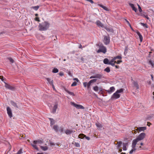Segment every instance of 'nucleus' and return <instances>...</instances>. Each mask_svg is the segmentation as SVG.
I'll return each instance as SVG.
<instances>
[{
    "label": "nucleus",
    "instance_id": "1",
    "mask_svg": "<svg viewBox=\"0 0 154 154\" xmlns=\"http://www.w3.org/2000/svg\"><path fill=\"white\" fill-rule=\"evenodd\" d=\"M50 25V24L46 21H45L42 23H39L38 26L39 29L41 31H45L48 28Z\"/></svg>",
    "mask_w": 154,
    "mask_h": 154
},
{
    "label": "nucleus",
    "instance_id": "2",
    "mask_svg": "<svg viewBox=\"0 0 154 154\" xmlns=\"http://www.w3.org/2000/svg\"><path fill=\"white\" fill-rule=\"evenodd\" d=\"M145 135L146 134L145 133H141L136 139L133 140L132 142L137 144L139 141L143 140L145 137Z\"/></svg>",
    "mask_w": 154,
    "mask_h": 154
},
{
    "label": "nucleus",
    "instance_id": "3",
    "mask_svg": "<svg viewBox=\"0 0 154 154\" xmlns=\"http://www.w3.org/2000/svg\"><path fill=\"white\" fill-rule=\"evenodd\" d=\"M97 52L98 53L101 52L104 54H105L106 52V48L104 46H100L99 49L97 51Z\"/></svg>",
    "mask_w": 154,
    "mask_h": 154
},
{
    "label": "nucleus",
    "instance_id": "4",
    "mask_svg": "<svg viewBox=\"0 0 154 154\" xmlns=\"http://www.w3.org/2000/svg\"><path fill=\"white\" fill-rule=\"evenodd\" d=\"M103 41L105 45H107L110 42V39L109 36H104Z\"/></svg>",
    "mask_w": 154,
    "mask_h": 154
},
{
    "label": "nucleus",
    "instance_id": "5",
    "mask_svg": "<svg viewBox=\"0 0 154 154\" xmlns=\"http://www.w3.org/2000/svg\"><path fill=\"white\" fill-rule=\"evenodd\" d=\"M120 95L116 93V91L114 93L111 97V99L112 100H115L119 98L120 97Z\"/></svg>",
    "mask_w": 154,
    "mask_h": 154
},
{
    "label": "nucleus",
    "instance_id": "6",
    "mask_svg": "<svg viewBox=\"0 0 154 154\" xmlns=\"http://www.w3.org/2000/svg\"><path fill=\"white\" fill-rule=\"evenodd\" d=\"M7 111L8 114V116L10 118H11L12 117V111L10 108L9 107H8L7 108Z\"/></svg>",
    "mask_w": 154,
    "mask_h": 154
},
{
    "label": "nucleus",
    "instance_id": "7",
    "mask_svg": "<svg viewBox=\"0 0 154 154\" xmlns=\"http://www.w3.org/2000/svg\"><path fill=\"white\" fill-rule=\"evenodd\" d=\"M4 83L5 84V86L6 88L8 89L11 90H14V87H13L8 84L7 83L5 82H4Z\"/></svg>",
    "mask_w": 154,
    "mask_h": 154
},
{
    "label": "nucleus",
    "instance_id": "8",
    "mask_svg": "<svg viewBox=\"0 0 154 154\" xmlns=\"http://www.w3.org/2000/svg\"><path fill=\"white\" fill-rule=\"evenodd\" d=\"M65 133L67 135H70L72 133H74L75 131L72 129H66L65 131Z\"/></svg>",
    "mask_w": 154,
    "mask_h": 154
},
{
    "label": "nucleus",
    "instance_id": "9",
    "mask_svg": "<svg viewBox=\"0 0 154 154\" xmlns=\"http://www.w3.org/2000/svg\"><path fill=\"white\" fill-rule=\"evenodd\" d=\"M72 103V104L73 105V106H74L77 109H84V107L82 105H78L74 103Z\"/></svg>",
    "mask_w": 154,
    "mask_h": 154
},
{
    "label": "nucleus",
    "instance_id": "10",
    "mask_svg": "<svg viewBox=\"0 0 154 154\" xmlns=\"http://www.w3.org/2000/svg\"><path fill=\"white\" fill-rule=\"evenodd\" d=\"M136 144L135 143H134L133 142H132V149L130 151V153L132 154L134 151L136 150V149L135 148V147L136 146Z\"/></svg>",
    "mask_w": 154,
    "mask_h": 154
},
{
    "label": "nucleus",
    "instance_id": "11",
    "mask_svg": "<svg viewBox=\"0 0 154 154\" xmlns=\"http://www.w3.org/2000/svg\"><path fill=\"white\" fill-rule=\"evenodd\" d=\"M97 25L99 27H101L102 28L104 27V26L103 24L99 20H97L96 23Z\"/></svg>",
    "mask_w": 154,
    "mask_h": 154
},
{
    "label": "nucleus",
    "instance_id": "12",
    "mask_svg": "<svg viewBox=\"0 0 154 154\" xmlns=\"http://www.w3.org/2000/svg\"><path fill=\"white\" fill-rule=\"evenodd\" d=\"M115 90V88L114 87H111L109 89L107 90L106 91L109 94H111Z\"/></svg>",
    "mask_w": 154,
    "mask_h": 154
},
{
    "label": "nucleus",
    "instance_id": "13",
    "mask_svg": "<svg viewBox=\"0 0 154 154\" xmlns=\"http://www.w3.org/2000/svg\"><path fill=\"white\" fill-rule=\"evenodd\" d=\"M96 125L98 129L100 130H101L103 126L99 122L96 123Z\"/></svg>",
    "mask_w": 154,
    "mask_h": 154
},
{
    "label": "nucleus",
    "instance_id": "14",
    "mask_svg": "<svg viewBox=\"0 0 154 154\" xmlns=\"http://www.w3.org/2000/svg\"><path fill=\"white\" fill-rule=\"evenodd\" d=\"M47 80L48 81V83L50 85H51L54 88V86L53 84V80L50 79L49 78H47Z\"/></svg>",
    "mask_w": 154,
    "mask_h": 154
},
{
    "label": "nucleus",
    "instance_id": "15",
    "mask_svg": "<svg viewBox=\"0 0 154 154\" xmlns=\"http://www.w3.org/2000/svg\"><path fill=\"white\" fill-rule=\"evenodd\" d=\"M146 127H139L137 128V129L139 131H141L146 130Z\"/></svg>",
    "mask_w": 154,
    "mask_h": 154
},
{
    "label": "nucleus",
    "instance_id": "16",
    "mask_svg": "<svg viewBox=\"0 0 154 154\" xmlns=\"http://www.w3.org/2000/svg\"><path fill=\"white\" fill-rule=\"evenodd\" d=\"M57 108V105L55 104L54 106V107L53 108V110L52 111V112L53 113H55L56 112V109Z\"/></svg>",
    "mask_w": 154,
    "mask_h": 154
},
{
    "label": "nucleus",
    "instance_id": "17",
    "mask_svg": "<svg viewBox=\"0 0 154 154\" xmlns=\"http://www.w3.org/2000/svg\"><path fill=\"white\" fill-rule=\"evenodd\" d=\"M129 5L132 8V9L135 12H137V9L135 8L134 6V5L133 4L131 3H130L129 4Z\"/></svg>",
    "mask_w": 154,
    "mask_h": 154
},
{
    "label": "nucleus",
    "instance_id": "18",
    "mask_svg": "<svg viewBox=\"0 0 154 154\" xmlns=\"http://www.w3.org/2000/svg\"><path fill=\"white\" fill-rule=\"evenodd\" d=\"M10 103L11 105L14 107H16L17 108H18V106H17V103L14 102V101L11 100L10 101Z\"/></svg>",
    "mask_w": 154,
    "mask_h": 154
},
{
    "label": "nucleus",
    "instance_id": "19",
    "mask_svg": "<svg viewBox=\"0 0 154 154\" xmlns=\"http://www.w3.org/2000/svg\"><path fill=\"white\" fill-rule=\"evenodd\" d=\"M95 75L96 78L101 79L103 78V76L102 74H96Z\"/></svg>",
    "mask_w": 154,
    "mask_h": 154
},
{
    "label": "nucleus",
    "instance_id": "20",
    "mask_svg": "<svg viewBox=\"0 0 154 154\" xmlns=\"http://www.w3.org/2000/svg\"><path fill=\"white\" fill-rule=\"evenodd\" d=\"M133 83L134 85V87L136 88L137 89H138L139 88V85L137 82L134 81Z\"/></svg>",
    "mask_w": 154,
    "mask_h": 154
},
{
    "label": "nucleus",
    "instance_id": "21",
    "mask_svg": "<svg viewBox=\"0 0 154 154\" xmlns=\"http://www.w3.org/2000/svg\"><path fill=\"white\" fill-rule=\"evenodd\" d=\"M103 63L106 64H109V60L107 58H105L103 61Z\"/></svg>",
    "mask_w": 154,
    "mask_h": 154
},
{
    "label": "nucleus",
    "instance_id": "22",
    "mask_svg": "<svg viewBox=\"0 0 154 154\" xmlns=\"http://www.w3.org/2000/svg\"><path fill=\"white\" fill-rule=\"evenodd\" d=\"M49 119L51 122L50 125L51 127H52V126L55 123V121L53 119L51 118H49Z\"/></svg>",
    "mask_w": 154,
    "mask_h": 154
},
{
    "label": "nucleus",
    "instance_id": "23",
    "mask_svg": "<svg viewBox=\"0 0 154 154\" xmlns=\"http://www.w3.org/2000/svg\"><path fill=\"white\" fill-rule=\"evenodd\" d=\"M65 90L66 92L67 93H68L70 95L72 96H75V94H74V93L73 92H72L69 91L67 90L66 89H65Z\"/></svg>",
    "mask_w": 154,
    "mask_h": 154
},
{
    "label": "nucleus",
    "instance_id": "24",
    "mask_svg": "<svg viewBox=\"0 0 154 154\" xmlns=\"http://www.w3.org/2000/svg\"><path fill=\"white\" fill-rule=\"evenodd\" d=\"M43 143V142L41 140H34L33 142V143L34 144H37L38 143L42 144Z\"/></svg>",
    "mask_w": 154,
    "mask_h": 154
},
{
    "label": "nucleus",
    "instance_id": "25",
    "mask_svg": "<svg viewBox=\"0 0 154 154\" xmlns=\"http://www.w3.org/2000/svg\"><path fill=\"white\" fill-rule=\"evenodd\" d=\"M137 34L139 36L140 41L142 42L143 40V37L142 35L140 34V33L139 32H137Z\"/></svg>",
    "mask_w": 154,
    "mask_h": 154
},
{
    "label": "nucleus",
    "instance_id": "26",
    "mask_svg": "<svg viewBox=\"0 0 154 154\" xmlns=\"http://www.w3.org/2000/svg\"><path fill=\"white\" fill-rule=\"evenodd\" d=\"M53 129L56 132H57L58 130V127L57 125H54L53 126Z\"/></svg>",
    "mask_w": 154,
    "mask_h": 154
},
{
    "label": "nucleus",
    "instance_id": "27",
    "mask_svg": "<svg viewBox=\"0 0 154 154\" xmlns=\"http://www.w3.org/2000/svg\"><path fill=\"white\" fill-rule=\"evenodd\" d=\"M40 147L41 149L44 151H46L48 149V147L47 146H41Z\"/></svg>",
    "mask_w": 154,
    "mask_h": 154
},
{
    "label": "nucleus",
    "instance_id": "28",
    "mask_svg": "<svg viewBox=\"0 0 154 154\" xmlns=\"http://www.w3.org/2000/svg\"><path fill=\"white\" fill-rule=\"evenodd\" d=\"M149 64L151 65L152 67H154V61L152 60H149Z\"/></svg>",
    "mask_w": 154,
    "mask_h": 154
},
{
    "label": "nucleus",
    "instance_id": "29",
    "mask_svg": "<svg viewBox=\"0 0 154 154\" xmlns=\"http://www.w3.org/2000/svg\"><path fill=\"white\" fill-rule=\"evenodd\" d=\"M36 144H32L31 145L33 146V147L35 148V149H36L37 150H38V149L37 147V146L35 145Z\"/></svg>",
    "mask_w": 154,
    "mask_h": 154
},
{
    "label": "nucleus",
    "instance_id": "30",
    "mask_svg": "<svg viewBox=\"0 0 154 154\" xmlns=\"http://www.w3.org/2000/svg\"><path fill=\"white\" fill-rule=\"evenodd\" d=\"M140 23L141 25L142 26L146 28H148V26L146 24L144 23Z\"/></svg>",
    "mask_w": 154,
    "mask_h": 154
},
{
    "label": "nucleus",
    "instance_id": "31",
    "mask_svg": "<svg viewBox=\"0 0 154 154\" xmlns=\"http://www.w3.org/2000/svg\"><path fill=\"white\" fill-rule=\"evenodd\" d=\"M104 71L107 72H109L110 71V70L109 67H107L104 69Z\"/></svg>",
    "mask_w": 154,
    "mask_h": 154
},
{
    "label": "nucleus",
    "instance_id": "32",
    "mask_svg": "<svg viewBox=\"0 0 154 154\" xmlns=\"http://www.w3.org/2000/svg\"><path fill=\"white\" fill-rule=\"evenodd\" d=\"M124 89L122 88H121L119 90H118L116 91V93H122L123 92Z\"/></svg>",
    "mask_w": 154,
    "mask_h": 154
},
{
    "label": "nucleus",
    "instance_id": "33",
    "mask_svg": "<svg viewBox=\"0 0 154 154\" xmlns=\"http://www.w3.org/2000/svg\"><path fill=\"white\" fill-rule=\"evenodd\" d=\"M127 145V143H123V149L124 150H127L126 146Z\"/></svg>",
    "mask_w": 154,
    "mask_h": 154
},
{
    "label": "nucleus",
    "instance_id": "34",
    "mask_svg": "<svg viewBox=\"0 0 154 154\" xmlns=\"http://www.w3.org/2000/svg\"><path fill=\"white\" fill-rule=\"evenodd\" d=\"M85 137V135L82 134H80L79 135V137L82 139L84 138Z\"/></svg>",
    "mask_w": 154,
    "mask_h": 154
},
{
    "label": "nucleus",
    "instance_id": "35",
    "mask_svg": "<svg viewBox=\"0 0 154 154\" xmlns=\"http://www.w3.org/2000/svg\"><path fill=\"white\" fill-rule=\"evenodd\" d=\"M114 58H115V60H116L117 59H119V60H121L122 59V57L121 55H118L116 57H114Z\"/></svg>",
    "mask_w": 154,
    "mask_h": 154
},
{
    "label": "nucleus",
    "instance_id": "36",
    "mask_svg": "<svg viewBox=\"0 0 154 154\" xmlns=\"http://www.w3.org/2000/svg\"><path fill=\"white\" fill-rule=\"evenodd\" d=\"M141 15L142 16H143V17L146 18L147 20H149V17L147 15H145L144 14L142 13L141 14Z\"/></svg>",
    "mask_w": 154,
    "mask_h": 154
},
{
    "label": "nucleus",
    "instance_id": "37",
    "mask_svg": "<svg viewBox=\"0 0 154 154\" xmlns=\"http://www.w3.org/2000/svg\"><path fill=\"white\" fill-rule=\"evenodd\" d=\"M58 72V70L56 68H54V69L52 71V72L53 73H56Z\"/></svg>",
    "mask_w": 154,
    "mask_h": 154
},
{
    "label": "nucleus",
    "instance_id": "38",
    "mask_svg": "<svg viewBox=\"0 0 154 154\" xmlns=\"http://www.w3.org/2000/svg\"><path fill=\"white\" fill-rule=\"evenodd\" d=\"M97 79H92L89 81V82L91 84L92 83L95 82H96Z\"/></svg>",
    "mask_w": 154,
    "mask_h": 154
},
{
    "label": "nucleus",
    "instance_id": "39",
    "mask_svg": "<svg viewBox=\"0 0 154 154\" xmlns=\"http://www.w3.org/2000/svg\"><path fill=\"white\" fill-rule=\"evenodd\" d=\"M100 6L106 11H108V9L106 7L102 5H100Z\"/></svg>",
    "mask_w": 154,
    "mask_h": 154
},
{
    "label": "nucleus",
    "instance_id": "40",
    "mask_svg": "<svg viewBox=\"0 0 154 154\" xmlns=\"http://www.w3.org/2000/svg\"><path fill=\"white\" fill-rule=\"evenodd\" d=\"M105 28L106 30L108 31L112 32L113 30L112 29H110L109 28H107V27H105Z\"/></svg>",
    "mask_w": 154,
    "mask_h": 154
},
{
    "label": "nucleus",
    "instance_id": "41",
    "mask_svg": "<svg viewBox=\"0 0 154 154\" xmlns=\"http://www.w3.org/2000/svg\"><path fill=\"white\" fill-rule=\"evenodd\" d=\"M94 90L95 91H98V88L97 86H96L93 88Z\"/></svg>",
    "mask_w": 154,
    "mask_h": 154
},
{
    "label": "nucleus",
    "instance_id": "42",
    "mask_svg": "<svg viewBox=\"0 0 154 154\" xmlns=\"http://www.w3.org/2000/svg\"><path fill=\"white\" fill-rule=\"evenodd\" d=\"M32 8L35 10L37 11L38 10V8H39V6H34V7H32Z\"/></svg>",
    "mask_w": 154,
    "mask_h": 154
},
{
    "label": "nucleus",
    "instance_id": "43",
    "mask_svg": "<svg viewBox=\"0 0 154 154\" xmlns=\"http://www.w3.org/2000/svg\"><path fill=\"white\" fill-rule=\"evenodd\" d=\"M115 58L113 57V58L111 60V61L109 62V63H113V62H114V63H115Z\"/></svg>",
    "mask_w": 154,
    "mask_h": 154
},
{
    "label": "nucleus",
    "instance_id": "44",
    "mask_svg": "<svg viewBox=\"0 0 154 154\" xmlns=\"http://www.w3.org/2000/svg\"><path fill=\"white\" fill-rule=\"evenodd\" d=\"M8 59L9 60V61L11 63H13L14 62V60L11 58L9 57Z\"/></svg>",
    "mask_w": 154,
    "mask_h": 154
},
{
    "label": "nucleus",
    "instance_id": "45",
    "mask_svg": "<svg viewBox=\"0 0 154 154\" xmlns=\"http://www.w3.org/2000/svg\"><path fill=\"white\" fill-rule=\"evenodd\" d=\"M122 61L121 60H118L117 61H115V63H117V64H119L121 63H122Z\"/></svg>",
    "mask_w": 154,
    "mask_h": 154
},
{
    "label": "nucleus",
    "instance_id": "46",
    "mask_svg": "<svg viewBox=\"0 0 154 154\" xmlns=\"http://www.w3.org/2000/svg\"><path fill=\"white\" fill-rule=\"evenodd\" d=\"M75 145L77 147H80V144L78 143H75Z\"/></svg>",
    "mask_w": 154,
    "mask_h": 154
},
{
    "label": "nucleus",
    "instance_id": "47",
    "mask_svg": "<svg viewBox=\"0 0 154 154\" xmlns=\"http://www.w3.org/2000/svg\"><path fill=\"white\" fill-rule=\"evenodd\" d=\"M77 82H74L71 85L72 86H74L76 85Z\"/></svg>",
    "mask_w": 154,
    "mask_h": 154
},
{
    "label": "nucleus",
    "instance_id": "48",
    "mask_svg": "<svg viewBox=\"0 0 154 154\" xmlns=\"http://www.w3.org/2000/svg\"><path fill=\"white\" fill-rule=\"evenodd\" d=\"M91 84L89 82L87 83V88H90Z\"/></svg>",
    "mask_w": 154,
    "mask_h": 154
},
{
    "label": "nucleus",
    "instance_id": "49",
    "mask_svg": "<svg viewBox=\"0 0 154 154\" xmlns=\"http://www.w3.org/2000/svg\"><path fill=\"white\" fill-rule=\"evenodd\" d=\"M83 85L85 87H86L87 86V82H83Z\"/></svg>",
    "mask_w": 154,
    "mask_h": 154
},
{
    "label": "nucleus",
    "instance_id": "50",
    "mask_svg": "<svg viewBox=\"0 0 154 154\" xmlns=\"http://www.w3.org/2000/svg\"><path fill=\"white\" fill-rule=\"evenodd\" d=\"M125 20L127 23V24H128V25L130 26L131 27V25L129 22V21L126 19H125Z\"/></svg>",
    "mask_w": 154,
    "mask_h": 154
},
{
    "label": "nucleus",
    "instance_id": "51",
    "mask_svg": "<svg viewBox=\"0 0 154 154\" xmlns=\"http://www.w3.org/2000/svg\"><path fill=\"white\" fill-rule=\"evenodd\" d=\"M138 9L139 11L140 12H141L142 11V10L140 7V5H138Z\"/></svg>",
    "mask_w": 154,
    "mask_h": 154
},
{
    "label": "nucleus",
    "instance_id": "52",
    "mask_svg": "<svg viewBox=\"0 0 154 154\" xmlns=\"http://www.w3.org/2000/svg\"><path fill=\"white\" fill-rule=\"evenodd\" d=\"M4 78H3V77L2 76H0V79H1L2 81H3L4 82Z\"/></svg>",
    "mask_w": 154,
    "mask_h": 154
},
{
    "label": "nucleus",
    "instance_id": "53",
    "mask_svg": "<svg viewBox=\"0 0 154 154\" xmlns=\"http://www.w3.org/2000/svg\"><path fill=\"white\" fill-rule=\"evenodd\" d=\"M122 144V142L119 141V142H118V146H120Z\"/></svg>",
    "mask_w": 154,
    "mask_h": 154
},
{
    "label": "nucleus",
    "instance_id": "54",
    "mask_svg": "<svg viewBox=\"0 0 154 154\" xmlns=\"http://www.w3.org/2000/svg\"><path fill=\"white\" fill-rule=\"evenodd\" d=\"M114 63H109V65H111L112 66H115V65Z\"/></svg>",
    "mask_w": 154,
    "mask_h": 154
},
{
    "label": "nucleus",
    "instance_id": "55",
    "mask_svg": "<svg viewBox=\"0 0 154 154\" xmlns=\"http://www.w3.org/2000/svg\"><path fill=\"white\" fill-rule=\"evenodd\" d=\"M35 20L39 22L40 21L38 17H36L35 18Z\"/></svg>",
    "mask_w": 154,
    "mask_h": 154
},
{
    "label": "nucleus",
    "instance_id": "56",
    "mask_svg": "<svg viewBox=\"0 0 154 154\" xmlns=\"http://www.w3.org/2000/svg\"><path fill=\"white\" fill-rule=\"evenodd\" d=\"M96 78L95 75H94L91 76L90 78L91 79H93V78Z\"/></svg>",
    "mask_w": 154,
    "mask_h": 154
},
{
    "label": "nucleus",
    "instance_id": "57",
    "mask_svg": "<svg viewBox=\"0 0 154 154\" xmlns=\"http://www.w3.org/2000/svg\"><path fill=\"white\" fill-rule=\"evenodd\" d=\"M85 138L88 140H90V138L88 137H87L85 136Z\"/></svg>",
    "mask_w": 154,
    "mask_h": 154
},
{
    "label": "nucleus",
    "instance_id": "58",
    "mask_svg": "<svg viewBox=\"0 0 154 154\" xmlns=\"http://www.w3.org/2000/svg\"><path fill=\"white\" fill-rule=\"evenodd\" d=\"M73 79L75 80H76L78 82L79 81V80L77 78H74Z\"/></svg>",
    "mask_w": 154,
    "mask_h": 154
},
{
    "label": "nucleus",
    "instance_id": "59",
    "mask_svg": "<svg viewBox=\"0 0 154 154\" xmlns=\"http://www.w3.org/2000/svg\"><path fill=\"white\" fill-rule=\"evenodd\" d=\"M82 45H81L80 44L79 47V48H81L82 49Z\"/></svg>",
    "mask_w": 154,
    "mask_h": 154
},
{
    "label": "nucleus",
    "instance_id": "60",
    "mask_svg": "<svg viewBox=\"0 0 154 154\" xmlns=\"http://www.w3.org/2000/svg\"><path fill=\"white\" fill-rule=\"evenodd\" d=\"M151 124L149 122H147V125L149 126Z\"/></svg>",
    "mask_w": 154,
    "mask_h": 154
},
{
    "label": "nucleus",
    "instance_id": "61",
    "mask_svg": "<svg viewBox=\"0 0 154 154\" xmlns=\"http://www.w3.org/2000/svg\"><path fill=\"white\" fill-rule=\"evenodd\" d=\"M115 66L116 68L117 69H118L119 68V66L115 65Z\"/></svg>",
    "mask_w": 154,
    "mask_h": 154
},
{
    "label": "nucleus",
    "instance_id": "62",
    "mask_svg": "<svg viewBox=\"0 0 154 154\" xmlns=\"http://www.w3.org/2000/svg\"><path fill=\"white\" fill-rule=\"evenodd\" d=\"M59 75L60 76H62L63 75V73L62 72L60 73Z\"/></svg>",
    "mask_w": 154,
    "mask_h": 154
},
{
    "label": "nucleus",
    "instance_id": "63",
    "mask_svg": "<svg viewBox=\"0 0 154 154\" xmlns=\"http://www.w3.org/2000/svg\"><path fill=\"white\" fill-rule=\"evenodd\" d=\"M60 131L61 132H63V128H62L60 129Z\"/></svg>",
    "mask_w": 154,
    "mask_h": 154
},
{
    "label": "nucleus",
    "instance_id": "64",
    "mask_svg": "<svg viewBox=\"0 0 154 154\" xmlns=\"http://www.w3.org/2000/svg\"><path fill=\"white\" fill-rule=\"evenodd\" d=\"M151 79H152V80L153 79V77L152 75H151Z\"/></svg>",
    "mask_w": 154,
    "mask_h": 154
}]
</instances>
